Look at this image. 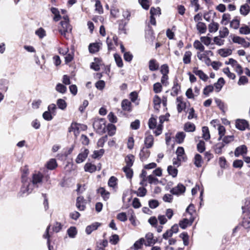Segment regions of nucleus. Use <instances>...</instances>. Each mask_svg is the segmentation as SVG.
<instances>
[{
    "label": "nucleus",
    "instance_id": "f257e3e1",
    "mask_svg": "<svg viewBox=\"0 0 250 250\" xmlns=\"http://www.w3.org/2000/svg\"><path fill=\"white\" fill-rule=\"evenodd\" d=\"M21 172L22 185L19 193V196L23 197L24 195H28L31 193V186L30 185L31 179L27 178L29 174L28 168L26 167H24L21 170Z\"/></svg>",
    "mask_w": 250,
    "mask_h": 250
},
{
    "label": "nucleus",
    "instance_id": "f03ea898",
    "mask_svg": "<svg viewBox=\"0 0 250 250\" xmlns=\"http://www.w3.org/2000/svg\"><path fill=\"white\" fill-rule=\"evenodd\" d=\"M87 126L84 125L79 124L77 123H72L69 128V132L70 135L74 136V140H78V136L80 135L79 130H84L86 129Z\"/></svg>",
    "mask_w": 250,
    "mask_h": 250
},
{
    "label": "nucleus",
    "instance_id": "7ed1b4c3",
    "mask_svg": "<svg viewBox=\"0 0 250 250\" xmlns=\"http://www.w3.org/2000/svg\"><path fill=\"white\" fill-rule=\"evenodd\" d=\"M42 178L43 175L40 172H38L33 174L32 179L30 182V185L31 186V192L33 190L34 187H38L39 184H41L42 183Z\"/></svg>",
    "mask_w": 250,
    "mask_h": 250
},
{
    "label": "nucleus",
    "instance_id": "20e7f679",
    "mask_svg": "<svg viewBox=\"0 0 250 250\" xmlns=\"http://www.w3.org/2000/svg\"><path fill=\"white\" fill-rule=\"evenodd\" d=\"M61 27L59 28V31L62 35L65 36L66 33L71 31L72 27L69 23H66V21H61Z\"/></svg>",
    "mask_w": 250,
    "mask_h": 250
},
{
    "label": "nucleus",
    "instance_id": "39448f33",
    "mask_svg": "<svg viewBox=\"0 0 250 250\" xmlns=\"http://www.w3.org/2000/svg\"><path fill=\"white\" fill-rule=\"evenodd\" d=\"M94 128L98 131H102L105 128V121L103 119L95 120L93 123Z\"/></svg>",
    "mask_w": 250,
    "mask_h": 250
},
{
    "label": "nucleus",
    "instance_id": "423d86ee",
    "mask_svg": "<svg viewBox=\"0 0 250 250\" xmlns=\"http://www.w3.org/2000/svg\"><path fill=\"white\" fill-rule=\"evenodd\" d=\"M185 190V187L182 184H179L176 187L171 189L170 192L173 195H179L183 194Z\"/></svg>",
    "mask_w": 250,
    "mask_h": 250
},
{
    "label": "nucleus",
    "instance_id": "0eeeda50",
    "mask_svg": "<svg viewBox=\"0 0 250 250\" xmlns=\"http://www.w3.org/2000/svg\"><path fill=\"white\" fill-rule=\"evenodd\" d=\"M89 151L85 148L81 149V152L77 156L76 162L77 163H81L83 162L87 157Z\"/></svg>",
    "mask_w": 250,
    "mask_h": 250
},
{
    "label": "nucleus",
    "instance_id": "6e6552de",
    "mask_svg": "<svg viewBox=\"0 0 250 250\" xmlns=\"http://www.w3.org/2000/svg\"><path fill=\"white\" fill-rule=\"evenodd\" d=\"M236 127L240 130H244L249 126L248 122L244 119H237L235 123Z\"/></svg>",
    "mask_w": 250,
    "mask_h": 250
},
{
    "label": "nucleus",
    "instance_id": "1a4fd4ad",
    "mask_svg": "<svg viewBox=\"0 0 250 250\" xmlns=\"http://www.w3.org/2000/svg\"><path fill=\"white\" fill-rule=\"evenodd\" d=\"M85 200L83 196H79L76 200V207L80 211H83L85 208Z\"/></svg>",
    "mask_w": 250,
    "mask_h": 250
},
{
    "label": "nucleus",
    "instance_id": "9d476101",
    "mask_svg": "<svg viewBox=\"0 0 250 250\" xmlns=\"http://www.w3.org/2000/svg\"><path fill=\"white\" fill-rule=\"evenodd\" d=\"M194 220V218L193 217H190L189 220L185 218L179 222V226L182 229H185L188 226H191L192 225Z\"/></svg>",
    "mask_w": 250,
    "mask_h": 250
},
{
    "label": "nucleus",
    "instance_id": "9b49d317",
    "mask_svg": "<svg viewBox=\"0 0 250 250\" xmlns=\"http://www.w3.org/2000/svg\"><path fill=\"white\" fill-rule=\"evenodd\" d=\"M121 105L123 110L129 112L132 111V104L128 100L125 99L123 100Z\"/></svg>",
    "mask_w": 250,
    "mask_h": 250
},
{
    "label": "nucleus",
    "instance_id": "f8f14e48",
    "mask_svg": "<svg viewBox=\"0 0 250 250\" xmlns=\"http://www.w3.org/2000/svg\"><path fill=\"white\" fill-rule=\"evenodd\" d=\"M193 72L197 76L202 80L206 82L208 79V76L201 70H198L197 68L194 67L193 70Z\"/></svg>",
    "mask_w": 250,
    "mask_h": 250
},
{
    "label": "nucleus",
    "instance_id": "ddd939ff",
    "mask_svg": "<svg viewBox=\"0 0 250 250\" xmlns=\"http://www.w3.org/2000/svg\"><path fill=\"white\" fill-rule=\"evenodd\" d=\"M146 242H145L146 246H150L156 243V240L153 239V235L152 233H148L146 235Z\"/></svg>",
    "mask_w": 250,
    "mask_h": 250
},
{
    "label": "nucleus",
    "instance_id": "4468645a",
    "mask_svg": "<svg viewBox=\"0 0 250 250\" xmlns=\"http://www.w3.org/2000/svg\"><path fill=\"white\" fill-rule=\"evenodd\" d=\"M247 152V148L246 146L242 145L237 147L234 151V155L236 157H238L240 155L246 154Z\"/></svg>",
    "mask_w": 250,
    "mask_h": 250
},
{
    "label": "nucleus",
    "instance_id": "2eb2a0df",
    "mask_svg": "<svg viewBox=\"0 0 250 250\" xmlns=\"http://www.w3.org/2000/svg\"><path fill=\"white\" fill-rule=\"evenodd\" d=\"M101 224L98 222H95L92 224L86 227L85 229V232L87 234H90L91 232L97 229L99 227L101 226Z\"/></svg>",
    "mask_w": 250,
    "mask_h": 250
},
{
    "label": "nucleus",
    "instance_id": "dca6fc26",
    "mask_svg": "<svg viewBox=\"0 0 250 250\" xmlns=\"http://www.w3.org/2000/svg\"><path fill=\"white\" fill-rule=\"evenodd\" d=\"M172 92H171V95L172 96H175L178 95L179 92L181 90V86L178 83L177 79L174 81L173 86L172 88Z\"/></svg>",
    "mask_w": 250,
    "mask_h": 250
},
{
    "label": "nucleus",
    "instance_id": "f3484780",
    "mask_svg": "<svg viewBox=\"0 0 250 250\" xmlns=\"http://www.w3.org/2000/svg\"><path fill=\"white\" fill-rule=\"evenodd\" d=\"M193 162L196 167H201L203 163V160L201 155L199 154H196L194 157Z\"/></svg>",
    "mask_w": 250,
    "mask_h": 250
},
{
    "label": "nucleus",
    "instance_id": "a211bd4d",
    "mask_svg": "<svg viewBox=\"0 0 250 250\" xmlns=\"http://www.w3.org/2000/svg\"><path fill=\"white\" fill-rule=\"evenodd\" d=\"M150 152L146 147H143L140 152V159L144 161L149 156Z\"/></svg>",
    "mask_w": 250,
    "mask_h": 250
},
{
    "label": "nucleus",
    "instance_id": "6ab92c4d",
    "mask_svg": "<svg viewBox=\"0 0 250 250\" xmlns=\"http://www.w3.org/2000/svg\"><path fill=\"white\" fill-rule=\"evenodd\" d=\"M97 192L101 194L105 201L107 200L109 198L110 193L103 188H100L98 189Z\"/></svg>",
    "mask_w": 250,
    "mask_h": 250
},
{
    "label": "nucleus",
    "instance_id": "aec40b11",
    "mask_svg": "<svg viewBox=\"0 0 250 250\" xmlns=\"http://www.w3.org/2000/svg\"><path fill=\"white\" fill-rule=\"evenodd\" d=\"M145 239L144 238H141L138 241H136L131 248L134 249L135 250H138L142 247L143 244L145 245Z\"/></svg>",
    "mask_w": 250,
    "mask_h": 250
},
{
    "label": "nucleus",
    "instance_id": "412c9836",
    "mask_svg": "<svg viewBox=\"0 0 250 250\" xmlns=\"http://www.w3.org/2000/svg\"><path fill=\"white\" fill-rule=\"evenodd\" d=\"M250 11V7L247 3L241 6L240 12L241 15L245 16L249 13Z\"/></svg>",
    "mask_w": 250,
    "mask_h": 250
},
{
    "label": "nucleus",
    "instance_id": "4be33fe9",
    "mask_svg": "<svg viewBox=\"0 0 250 250\" xmlns=\"http://www.w3.org/2000/svg\"><path fill=\"white\" fill-rule=\"evenodd\" d=\"M134 161V156L130 154L126 156L125 158V162L126 163L125 167H131Z\"/></svg>",
    "mask_w": 250,
    "mask_h": 250
},
{
    "label": "nucleus",
    "instance_id": "5701e85b",
    "mask_svg": "<svg viewBox=\"0 0 250 250\" xmlns=\"http://www.w3.org/2000/svg\"><path fill=\"white\" fill-rule=\"evenodd\" d=\"M196 27L200 34H204L207 31V26L204 22H198L196 25Z\"/></svg>",
    "mask_w": 250,
    "mask_h": 250
},
{
    "label": "nucleus",
    "instance_id": "b1692460",
    "mask_svg": "<svg viewBox=\"0 0 250 250\" xmlns=\"http://www.w3.org/2000/svg\"><path fill=\"white\" fill-rule=\"evenodd\" d=\"M46 167L50 170H53L57 167L56 159H51L46 164Z\"/></svg>",
    "mask_w": 250,
    "mask_h": 250
},
{
    "label": "nucleus",
    "instance_id": "393cba45",
    "mask_svg": "<svg viewBox=\"0 0 250 250\" xmlns=\"http://www.w3.org/2000/svg\"><path fill=\"white\" fill-rule=\"evenodd\" d=\"M100 46L98 43H92L89 45L88 49L91 53H95L99 50Z\"/></svg>",
    "mask_w": 250,
    "mask_h": 250
},
{
    "label": "nucleus",
    "instance_id": "a878e982",
    "mask_svg": "<svg viewBox=\"0 0 250 250\" xmlns=\"http://www.w3.org/2000/svg\"><path fill=\"white\" fill-rule=\"evenodd\" d=\"M225 83V80L223 78H220L217 82L214 84L217 92H219Z\"/></svg>",
    "mask_w": 250,
    "mask_h": 250
},
{
    "label": "nucleus",
    "instance_id": "bb28decb",
    "mask_svg": "<svg viewBox=\"0 0 250 250\" xmlns=\"http://www.w3.org/2000/svg\"><path fill=\"white\" fill-rule=\"evenodd\" d=\"M51 11L53 14L54 15L53 20L55 21H59L61 19V16L60 14L59 10L55 7H52Z\"/></svg>",
    "mask_w": 250,
    "mask_h": 250
},
{
    "label": "nucleus",
    "instance_id": "cd10ccee",
    "mask_svg": "<svg viewBox=\"0 0 250 250\" xmlns=\"http://www.w3.org/2000/svg\"><path fill=\"white\" fill-rule=\"evenodd\" d=\"M162 102L161 98L158 96L155 95L153 98L154 108L156 110H159L160 107V104Z\"/></svg>",
    "mask_w": 250,
    "mask_h": 250
},
{
    "label": "nucleus",
    "instance_id": "c85d7f7f",
    "mask_svg": "<svg viewBox=\"0 0 250 250\" xmlns=\"http://www.w3.org/2000/svg\"><path fill=\"white\" fill-rule=\"evenodd\" d=\"M95 62H93L90 64V68L95 71H99L100 69V60L99 58H95L94 59Z\"/></svg>",
    "mask_w": 250,
    "mask_h": 250
},
{
    "label": "nucleus",
    "instance_id": "c756f323",
    "mask_svg": "<svg viewBox=\"0 0 250 250\" xmlns=\"http://www.w3.org/2000/svg\"><path fill=\"white\" fill-rule=\"evenodd\" d=\"M96 166L91 163H86L84 166V170L85 171L92 173L96 170Z\"/></svg>",
    "mask_w": 250,
    "mask_h": 250
},
{
    "label": "nucleus",
    "instance_id": "7c9ffc66",
    "mask_svg": "<svg viewBox=\"0 0 250 250\" xmlns=\"http://www.w3.org/2000/svg\"><path fill=\"white\" fill-rule=\"evenodd\" d=\"M218 54L223 57H226L232 53L231 49H220L218 50Z\"/></svg>",
    "mask_w": 250,
    "mask_h": 250
},
{
    "label": "nucleus",
    "instance_id": "2f4dec72",
    "mask_svg": "<svg viewBox=\"0 0 250 250\" xmlns=\"http://www.w3.org/2000/svg\"><path fill=\"white\" fill-rule=\"evenodd\" d=\"M159 68V65L156 63V61L154 59H152L149 62V68L151 71H155Z\"/></svg>",
    "mask_w": 250,
    "mask_h": 250
},
{
    "label": "nucleus",
    "instance_id": "473e14b6",
    "mask_svg": "<svg viewBox=\"0 0 250 250\" xmlns=\"http://www.w3.org/2000/svg\"><path fill=\"white\" fill-rule=\"evenodd\" d=\"M219 26L218 23L212 22L208 25V30L210 33L215 32L218 30Z\"/></svg>",
    "mask_w": 250,
    "mask_h": 250
},
{
    "label": "nucleus",
    "instance_id": "72a5a7b5",
    "mask_svg": "<svg viewBox=\"0 0 250 250\" xmlns=\"http://www.w3.org/2000/svg\"><path fill=\"white\" fill-rule=\"evenodd\" d=\"M192 53L189 51L185 52L183 57V62L185 64H188L191 62V56Z\"/></svg>",
    "mask_w": 250,
    "mask_h": 250
},
{
    "label": "nucleus",
    "instance_id": "f704fd0d",
    "mask_svg": "<svg viewBox=\"0 0 250 250\" xmlns=\"http://www.w3.org/2000/svg\"><path fill=\"white\" fill-rule=\"evenodd\" d=\"M215 102L217 105V106L219 107L220 109L222 112L225 113V109L226 108V105L220 99L218 98L215 99Z\"/></svg>",
    "mask_w": 250,
    "mask_h": 250
},
{
    "label": "nucleus",
    "instance_id": "c9c22d12",
    "mask_svg": "<svg viewBox=\"0 0 250 250\" xmlns=\"http://www.w3.org/2000/svg\"><path fill=\"white\" fill-rule=\"evenodd\" d=\"M176 153L177 154V157L179 160H183V161H184V155L185 154V151L182 147H178L177 149Z\"/></svg>",
    "mask_w": 250,
    "mask_h": 250
},
{
    "label": "nucleus",
    "instance_id": "e433bc0d",
    "mask_svg": "<svg viewBox=\"0 0 250 250\" xmlns=\"http://www.w3.org/2000/svg\"><path fill=\"white\" fill-rule=\"evenodd\" d=\"M167 172L168 174L173 177H176L177 175L178 170L176 168L172 166H169L167 167Z\"/></svg>",
    "mask_w": 250,
    "mask_h": 250
},
{
    "label": "nucleus",
    "instance_id": "4c0bfd02",
    "mask_svg": "<svg viewBox=\"0 0 250 250\" xmlns=\"http://www.w3.org/2000/svg\"><path fill=\"white\" fill-rule=\"evenodd\" d=\"M67 234L69 237L74 238L77 233L76 227H71L67 230Z\"/></svg>",
    "mask_w": 250,
    "mask_h": 250
},
{
    "label": "nucleus",
    "instance_id": "58836bf2",
    "mask_svg": "<svg viewBox=\"0 0 250 250\" xmlns=\"http://www.w3.org/2000/svg\"><path fill=\"white\" fill-rule=\"evenodd\" d=\"M57 104L58 107L62 110H64L67 106L66 102L62 99H59L57 100Z\"/></svg>",
    "mask_w": 250,
    "mask_h": 250
},
{
    "label": "nucleus",
    "instance_id": "ea45409f",
    "mask_svg": "<svg viewBox=\"0 0 250 250\" xmlns=\"http://www.w3.org/2000/svg\"><path fill=\"white\" fill-rule=\"evenodd\" d=\"M202 132H203V138L205 140H208L210 138V134L208 128L207 126H203L202 127Z\"/></svg>",
    "mask_w": 250,
    "mask_h": 250
},
{
    "label": "nucleus",
    "instance_id": "a19ab883",
    "mask_svg": "<svg viewBox=\"0 0 250 250\" xmlns=\"http://www.w3.org/2000/svg\"><path fill=\"white\" fill-rule=\"evenodd\" d=\"M50 228V226H48L46 229L45 234L43 235V238L47 239V245L49 250H52L53 249V247H51L50 246V241L49 239L50 235L49 234V229Z\"/></svg>",
    "mask_w": 250,
    "mask_h": 250
},
{
    "label": "nucleus",
    "instance_id": "79ce46f5",
    "mask_svg": "<svg viewBox=\"0 0 250 250\" xmlns=\"http://www.w3.org/2000/svg\"><path fill=\"white\" fill-rule=\"evenodd\" d=\"M108 134L110 136H113L116 132V126L112 124H109L107 126Z\"/></svg>",
    "mask_w": 250,
    "mask_h": 250
},
{
    "label": "nucleus",
    "instance_id": "37998d69",
    "mask_svg": "<svg viewBox=\"0 0 250 250\" xmlns=\"http://www.w3.org/2000/svg\"><path fill=\"white\" fill-rule=\"evenodd\" d=\"M131 167H124L123 169L125 173L126 176L127 178L131 179L133 176V170L130 168Z\"/></svg>",
    "mask_w": 250,
    "mask_h": 250
},
{
    "label": "nucleus",
    "instance_id": "c03bdc74",
    "mask_svg": "<svg viewBox=\"0 0 250 250\" xmlns=\"http://www.w3.org/2000/svg\"><path fill=\"white\" fill-rule=\"evenodd\" d=\"M104 150L101 149L99 150H95L92 155V157L94 159L101 158L104 154Z\"/></svg>",
    "mask_w": 250,
    "mask_h": 250
},
{
    "label": "nucleus",
    "instance_id": "a18cd8bd",
    "mask_svg": "<svg viewBox=\"0 0 250 250\" xmlns=\"http://www.w3.org/2000/svg\"><path fill=\"white\" fill-rule=\"evenodd\" d=\"M193 46L195 48L202 52L204 51L205 47L198 40H196L193 43Z\"/></svg>",
    "mask_w": 250,
    "mask_h": 250
},
{
    "label": "nucleus",
    "instance_id": "49530a36",
    "mask_svg": "<svg viewBox=\"0 0 250 250\" xmlns=\"http://www.w3.org/2000/svg\"><path fill=\"white\" fill-rule=\"evenodd\" d=\"M225 146L223 142L217 143L214 147V151L217 154H220L222 152V149Z\"/></svg>",
    "mask_w": 250,
    "mask_h": 250
},
{
    "label": "nucleus",
    "instance_id": "de8ad7c7",
    "mask_svg": "<svg viewBox=\"0 0 250 250\" xmlns=\"http://www.w3.org/2000/svg\"><path fill=\"white\" fill-rule=\"evenodd\" d=\"M114 57L115 59V61L116 62V63L117 64V65L119 67H122L123 66V62L122 59L120 56L118 55V54H115L114 55Z\"/></svg>",
    "mask_w": 250,
    "mask_h": 250
},
{
    "label": "nucleus",
    "instance_id": "09e8293b",
    "mask_svg": "<svg viewBox=\"0 0 250 250\" xmlns=\"http://www.w3.org/2000/svg\"><path fill=\"white\" fill-rule=\"evenodd\" d=\"M56 90L58 92H59L63 94V93H65V92L66 91L67 88L65 86H64L62 84L59 83L57 84V85L56 86Z\"/></svg>",
    "mask_w": 250,
    "mask_h": 250
},
{
    "label": "nucleus",
    "instance_id": "8fccbe9b",
    "mask_svg": "<svg viewBox=\"0 0 250 250\" xmlns=\"http://www.w3.org/2000/svg\"><path fill=\"white\" fill-rule=\"evenodd\" d=\"M195 125L190 123H186L184 126L185 130L188 132L193 131L195 130Z\"/></svg>",
    "mask_w": 250,
    "mask_h": 250
},
{
    "label": "nucleus",
    "instance_id": "3c124183",
    "mask_svg": "<svg viewBox=\"0 0 250 250\" xmlns=\"http://www.w3.org/2000/svg\"><path fill=\"white\" fill-rule=\"evenodd\" d=\"M179 237L182 239L185 246H188V236L187 232H183L181 233Z\"/></svg>",
    "mask_w": 250,
    "mask_h": 250
},
{
    "label": "nucleus",
    "instance_id": "603ef678",
    "mask_svg": "<svg viewBox=\"0 0 250 250\" xmlns=\"http://www.w3.org/2000/svg\"><path fill=\"white\" fill-rule=\"evenodd\" d=\"M239 32L241 34L248 35L250 34V28L247 26L245 25L239 28Z\"/></svg>",
    "mask_w": 250,
    "mask_h": 250
},
{
    "label": "nucleus",
    "instance_id": "864d4df0",
    "mask_svg": "<svg viewBox=\"0 0 250 250\" xmlns=\"http://www.w3.org/2000/svg\"><path fill=\"white\" fill-rule=\"evenodd\" d=\"M117 179L114 176H111L108 182V185L110 187L115 188L117 184Z\"/></svg>",
    "mask_w": 250,
    "mask_h": 250
},
{
    "label": "nucleus",
    "instance_id": "5fc2aeb1",
    "mask_svg": "<svg viewBox=\"0 0 250 250\" xmlns=\"http://www.w3.org/2000/svg\"><path fill=\"white\" fill-rule=\"evenodd\" d=\"M146 192L147 190L146 188L143 187H140L136 193L138 196L144 197L146 195Z\"/></svg>",
    "mask_w": 250,
    "mask_h": 250
},
{
    "label": "nucleus",
    "instance_id": "6e6d98bb",
    "mask_svg": "<svg viewBox=\"0 0 250 250\" xmlns=\"http://www.w3.org/2000/svg\"><path fill=\"white\" fill-rule=\"evenodd\" d=\"M119 241V237L117 234L111 235L109 238V242L113 245L117 244Z\"/></svg>",
    "mask_w": 250,
    "mask_h": 250
},
{
    "label": "nucleus",
    "instance_id": "4d7b16f0",
    "mask_svg": "<svg viewBox=\"0 0 250 250\" xmlns=\"http://www.w3.org/2000/svg\"><path fill=\"white\" fill-rule=\"evenodd\" d=\"M140 4L141 5L142 7L146 9H148L150 4L149 0H138Z\"/></svg>",
    "mask_w": 250,
    "mask_h": 250
},
{
    "label": "nucleus",
    "instance_id": "13d9d810",
    "mask_svg": "<svg viewBox=\"0 0 250 250\" xmlns=\"http://www.w3.org/2000/svg\"><path fill=\"white\" fill-rule=\"evenodd\" d=\"M106 42L107 45L108 51L114 50L115 49V47L114 46V44L111 39H110L109 37H107L106 39Z\"/></svg>",
    "mask_w": 250,
    "mask_h": 250
},
{
    "label": "nucleus",
    "instance_id": "bf43d9fd",
    "mask_svg": "<svg viewBox=\"0 0 250 250\" xmlns=\"http://www.w3.org/2000/svg\"><path fill=\"white\" fill-rule=\"evenodd\" d=\"M223 72L228 76V77L229 78L231 79L232 80H234L235 78V75L234 73L230 72L229 67H226L224 68L223 70Z\"/></svg>",
    "mask_w": 250,
    "mask_h": 250
},
{
    "label": "nucleus",
    "instance_id": "052dcab7",
    "mask_svg": "<svg viewBox=\"0 0 250 250\" xmlns=\"http://www.w3.org/2000/svg\"><path fill=\"white\" fill-rule=\"evenodd\" d=\"M218 130L219 134V137L218 139V141H220L222 137L225 135V128L223 125H219L218 126Z\"/></svg>",
    "mask_w": 250,
    "mask_h": 250
},
{
    "label": "nucleus",
    "instance_id": "680f3d73",
    "mask_svg": "<svg viewBox=\"0 0 250 250\" xmlns=\"http://www.w3.org/2000/svg\"><path fill=\"white\" fill-rule=\"evenodd\" d=\"M35 33L40 39H42L46 36L45 31L42 27L36 30Z\"/></svg>",
    "mask_w": 250,
    "mask_h": 250
},
{
    "label": "nucleus",
    "instance_id": "e2e57ef3",
    "mask_svg": "<svg viewBox=\"0 0 250 250\" xmlns=\"http://www.w3.org/2000/svg\"><path fill=\"white\" fill-rule=\"evenodd\" d=\"M162 86L160 83H156L153 85V90L155 93H159L161 92Z\"/></svg>",
    "mask_w": 250,
    "mask_h": 250
},
{
    "label": "nucleus",
    "instance_id": "0e129e2a",
    "mask_svg": "<svg viewBox=\"0 0 250 250\" xmlns=\"http://www.w3.org/2000/svg\"><path fill=\"white\" fill-rule=\"evenodd\" d=\"M201 41L206 45L208 46L211 43V39L208 36L201 37L200 38Z\"/></svg>",
    "mask_w": 250,
    "mask_h": 250
},
{
    "label": "nucleus",
    "instance_id": "69168bd1",
    "mask_svg": "<svg viewBox=\"0 0 250 250\" xmlns=\"http://www.w3.org/2000/svg\"><path fill=\"white\" fill-rule=\"evenodd\" d=\"M95 86L98 89L102 90L105 87V82L103 80H100L95 83Z\"/></svg>",
    "mask_w": 250,
    "mask_h": 250
},
{
    "label": "nucleus",
    "instance_id": "338daca9",
    "mask_svg": "<svg viewBox=\"0 0 250 250\" xmlns=\"http://www.w3.org/2000/svg\"><path fill=\"white\" fill-rule=\"evenodd\" d=\"M239 24L240 21L237 19H233L230 23V26L235 29L238 28Z\"/></svg>",
    "mask_w": 250,
    "mask_h": 250
},
{
    "label": "nucleus",
    "instance_id": "774afa93",
    "mask_svg": "<svg viewBox=\"0 0 250 250\" xmlns=\"http://www.w3.org/2000/svg\"><path fill=\"white\" fill-rule=\"evenodd\" d=\"M197 148L200 153L203 152L205 150V142H199L197 145Z\"/></svg>",
    "mask_w": 250,
    "mask_h": 250
}]
</instances>
